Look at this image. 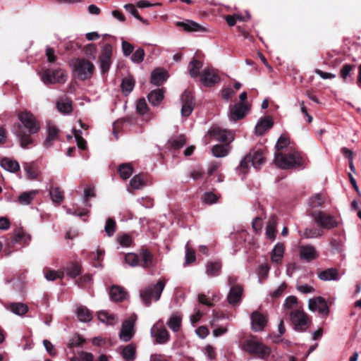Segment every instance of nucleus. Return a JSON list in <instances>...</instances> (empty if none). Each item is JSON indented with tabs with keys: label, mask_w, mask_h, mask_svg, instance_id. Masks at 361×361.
<instances>
[{
	"label": "nucleus",
	"mask_w": 361,
	"mask_h": 361,
	"mask_svg": "<svg viewBox=\"0 0 361 361\" xmlns=\"http://www.w3.org/2000/svg\"><path fill=\"white\" fill-rule=\"evenodd\" d=\"M135 319L130 317L125 320L122 324V327L119 334L120 339L123 341H129L134 335V325Z\"/></svg>",
	"instance_id": "obj_16"
},
{
	"label": "nucleus",
	"mask_w": 361,
	"mask_h": 361,
	"mask_svg": "<svg viewBox=\"0 0 361 361\" xmlns=\"http://www.w3.org/2000/svg\"><path fill=\"white\" fill-rule=\"evenodd\" d=\"M70 361H94V360L92 353L82 352L78 356L72 357Z\"/></svg>",
	"instance_id": "obj_58"
},
{
	"label": "nucleus",
	"mask_w": 361,
	"mask_h": 361,
	"mask_svg": "<svg viewBox=\"0 0 361 361\" xmlns=\"http://www.w3.org/2000/svg\"><path fill=\"white\" fill-rule=\"evenodd\" d=\"M1 166L5 170L10 172H16L20 169L19 164L17 161L8 158H4L1 161Z\"/></svg>",
	"instance_id": "obj_40"
},
{
	"label": "nucleus",
	"mask_w": 361,
	"mask_h": 361,
	"mask_svg": "<svg viewBox=\"0 0 361 361\" xmlns=\"http://www.w3.org/2000/svg\"><path fill=\"white\" fill-rule=\"evenodd\" d=\"M51 200L57 204H61L64 199L63 192L58 187H51L49 190Z\"/></svg>",
	"instance_id": "obj_43"
},
{
	"label": "nucleus",
	"mask_w": 361,
	"mask_h": 361,
	"mask_svg": "<svg viewBox=\"0 0 361 361\" xmlns=\"http://www.w3.org/2000/svg\"><path fill=\"white\" fill-rule=\"evenodd\" d=\"M284 250L285 247L283 243H276L271 252V262L273 263L281 262L284 255Z\"/></svg>",
	"instance_id": "obj_30"
},
{
	"label": "nucleus",
	"mask_w": 361,
	"mask_h": 361,
	"mask_svg": "<svg viewBox=\"0 0 361 361\" xmlns=\"http://www.w3.org/2000/svg\"><path fill=\"white\" fill-rule=\"evenodd\" d=\"M290 321L296 331L305 332L312 323L311 319L302 308H296L290 312Z\"/></svg>",
	"instance_id": "obj_5"
},
{
	"label": "nucleus",
	"mask_w": 361,
	"mask_h": 361,
	"mask_svg": "<svg viewBox=\"0 0 361 361\" xmlns=\"http://www.w3.org/2000/svg\"><path fill=\"white\" fill-rule=\"evenodd\" d=\"M298 305V299L295 296L290 295L286 298L283 307L285 310H293Z\"/></svg>",
	"instance_id": "obj_57"
},
{
	"label": "nucleus",
	"mask_w": 361,
	"mask_h": 361,
	"mask_svg": "<svg viewBox=\"0 0 361 361\" xmlns=\"http://www.w3.org/2000/svg\"><path fill=\"white\" fill-rule=\"evenodd\" d=\"M167 78V73L162 69H155L151 74V82L157 86H160Z\"/></svg>",
	"instance_id": "obj_28"
},
{
	"label": "nucleus",
	"mask_w": 361,
	"mask_h": 361,
	"mask_svg": "<svg viewBox=\"0 0 361 361\" xmlns=\"http://www.w3.org/2000/svg\"><path fill=\"white\" fill-rule=\"evenodd\" d=\"M287 288V284L286 283H282L280 286H279L276 290H274L272 293H270L272 298H277L281 296L284 292V290Z\"/></svg>",
	"instance_id": "obj_61"
},
{
	"label": "nucleus",
	"mask_w": 361,
	"mask_h": 361,
	"mask_svg": "<svg viewBox=\"0 0 361 361\" xmlns=\"http://www.w3.org/2000/svg\"><path fill=\"white\" fill-rule=\"evenodd\" d=\"M134 86L135 80L132 76H128L124 78L121 84L122 92L125 95L129 94L133 90Z\"/></svg>",
	"instance_id": "obj_34"
},
{
	"label": "nucleus",
	"mask_w": 361,
	"mask_h": 361,
	"mask_svg": "<svg viewBox=\"0 0 361 361\" xmlns=\"http://www.w3.org/2000/svg\"><path fill=\"white\" fill-rule=\"evenodd\" d=\"M202 63L201 61L197 59H193L188 64V71L190 75L193 78H196L197 76L200 75V71L202 68Z\"/></svg>",
	"instance_id": "obj_39"
},
{
	"label": "nucleus",
	"mask_w": 361,
	"mask_h": 361,
	"mask_svg": "<svg viewBox=\"0 0 361 361\" xmlns=\"http://www.w3.org/2000/svg\"><path fill=\"white\" fill-rule=\"evenodd\" d=\"M264 161V150L261 148H255L240 161V166L243 169H248L250 165L255 169H259Z\"/></svg>",
	"instance_id": "obj_8"
},
{
	"label": "nucleus",
	"mask_w": 361,
	"mask_h": 361,
	"mask_svg": "<svg viewBox=\"0 0 361 361\" xmlns=\"http://www.w3.org/2000/svg\"><path fill=\"white\" fill-rule=\"evenodd\" d=\"M23 168L29 179H34L37 176V171L34 164L25 163Z\"/></svg>",
	"instance_id": "obj_49"
},
{
	"label": "nucleus",
	"mask_w": 361,
	"mask_h": 361,
	"mask_svg": "<svg viewBox=\"0 0 361 361\" xmlns=\"http://www.w3.org/2000/svg\"><path fill=\"white\" fill-rule=\"evenodd\" d=\"M137 111L140 114H145L147 111V104L145 99L138 100L136 106Z\"/></svg>",
	"instance_id": "obj_62"
},
{
	"label": "nucleus",
	"mask_w": 361,
	"mask_h": 361,
	"mask_svg": "<svg viewBox=\"0 0 361 361\" xmlns=\"http://www.w3.org/2000/svg\"><path fill=\"white\" fill-rule=\"evenodd\" d=\"M201 81L205 86L212 87L220 81V78L216 69L208 67L202 71Z\"/></svg>",
	"instance_id": "obj_14"
},
{
	"label": "nucleus",
	"mask_w": 361,
	"mask_h": 361,
	"mask_svg": "<svg viewBox=\"0 0 361 361\" xmlns=\"http://www.w3.org/2000/svg\"><path fill=\"white\" fill-rule=\"evenodd\" d=\"M185 264H188L194 262L196 259L195 252L192 249H191L189 247L188 243H187L185 245Z\"/></svg>",
	"instance_id": "obj_56"
},
{
	"label": "nucleus",
	"mask_w": 361,
	"mask_h": 361,
	"mask_svg": "<svg viewBox=\"0 0 361 361\" xmlns=\"http://www.w3.org/2000/svg\"><path fill=\"white\" fill-rule=\"evenodd\" d=\"M308 308L311 312H317L322 317H327L329 314V307L326 300L321 296L310 299L308 301Z\"/></svg>",
	"instance_id": "obj_10"
},
{
	"label": "nucleus",
	"mask_w": 361,
	"mask_h": 361,
	"mask_svg": "<svg viewBox=\"0 0 361 361\" xmlns=\"http://www.w3.org/2000/svg\"><path fill=\"white\" fill-rule=\"evenodd\" d=\"M311 215L314 222L322 228L330 230L338 226L335 217L324 212L314 211Z\"/></svg>",
	"instance_id": "obj_9"
},
{
	"label": "nucleus",
	"mask_w": 361,
	"mask_h": 361,
	"mask_svg": "<svg viewBox=\"0 0 361 361\" xmlns=\"http://www.w3.org/2000/svg\"><path fill=\"white\" fill-rule=\"evenodd\" d=\"M151 336L154 338L158 344H164L169 340L167 329L159 322L156 323L151 328Z\"/></svg>",
	"instance_id": "obj_13"
},
{
	"label": "nucleus",
	"mask_w": 361,
	"mask_h": 361,
	"mask_svg": "<svg viewBox=\"0 0 361 361\" xmlns=\"http://www.w3.org/2000/svg\"><path fill=\"white\" fill-rule=\"evenodd\" d=\"M75 312L78 319L82 322H88L92 318L91 312L86 307L78 306Z\"/></svg>",
	"instance_id": "obj_32"
},
{
	"label": "nucleus",
	"mask_w": 361,
	"mask_h": 361,
	"mask_svg": "<svg viewBox=\"0 0 361 361\" xmlns=\"http://www.w3.org/2000/svg\"><path fill=\"white\" fill-rule=\"evenodd\" d=\"M252 329L255 331H262L267 325V319L262 313L255 311L251 314Z\"/></svg>",
	"instance_id": "obj_19"
},
{
	"label": "nucleus",
	"mask_w": 361,
	"mask_h": 361,
	"mask_svg": "<svg viewBox=\"0 0 361 361\" xmlns=\"http://www.w3.org/2000/svg\"><path fill=\"white\" fill-rule=\"evenodd\" d=\"M95 196L94 189L90 186L85 188L83 196V204L85 207H91V204L89 202V199Z\"/></svg>",
	"instance_id": "obj_50"
},
{
	"label": "nucleus",
	"mask_w": 361,
	"mask_h": 361,
	"mask_svg": "<svg viewBox=\"0 0 361 361\" xmlns=\"http://www.w3.org/2000/svg\"><path fill=\"white\" fill-rule=\"evenodd\" d=\"M118 171L120 174V176L123 179L126 180L129 178L133 171V166L129 163L122 164L119 166L118 169Z\"/></svg>",
	"instance_id": "obj_45"
},
{
	"label": "nucleus",
	"mask_w": 361,
	"mask_h": 361,
	"mask_svg": "<svg viewBox=\"0 0 361 361\" xmlns=\"http://www.w3.org/2000/svg\"><path fill=\"white\" fill-rule=\"evenodd\" d=\"M276 219L275 216H271L268 221L266 228V236L267 238L274 240L276 238Z\"/></svg>",
	"instance_id": "obj_36"
},
{
	"label": "nucleus",
	"mask_w": 361,
	"mask_h": 361,
	"mask_svg": "<svg viewBox=\"0 0 361 361\" xmlns=\"http://www.w3.org/2000/svg\"><path fill=\"white\" fill-rule=\"evenodd\" d=\"M299 255L300 259L311 262L318 258L319 252L314 245H302L299 246Z\"/></svg>",
	"instance_id": "obj_15"
},
{
	"label": "nucleus",
	"mask_w": 361,
	"mask_h": 361,
	"mask_svg": "<svg viewBox=\"0 0 361 361\" xmlns=\"http://www.w3.org/2000/svg\"><path fill=\"white\" fill-rule=\"evenodd\" d=\"M354 68L353 65L350 64H344L341 71H340V76L344 80L347 81L348 78H350V72L353 71Z\"/></svg>",
	"instance_id": "obj_53"
},
{
	"label": "nucleus",
	"mask_w": 361,
	"mask_h": 361,
	"mask_svg": "<svg viewBox=\"0 0 361 361\" xmlns=\"http://www.w3.org/2000/svg\"><path fill=\"white\" fill-rule=\"evenodd\" d=\"M104 231L106 233L107 235L111 237L112 236L116 231V222L114 219L112 218H109L106 222V225L104 227Z\"/></svg>",
	"instance_id": "obj_55"
},
{
	"label": "nucleus",
	"mask_w": 361,
	"mask_h": 361,
	"mask_svg": "<svg viewBox=\"0 0 361 361\" xmlns=\"http://www.w3.org/2000/svg\"><path fill=\"white\" fill-rule=\"evenodd\" d=\"M144 56H145L144 49L142 48H139L133 54V55L131 56V60L134 63H140L143 61Z\"/></svg>",
	"instance_id": "obj_59"
},
{
	"label": "nucleus",
	"mask_w": 361,
	"mask_h": 361,
	"mask_svg": "<svg viewBox=\"0 0 361 361\" xmlns=\"http://www.w3.org/2000/svg\"><path fill=\"white\" fill-rule=\"evenodd\" d=\"M272 126L273 121L270 117L267 116L262 118L258 121L255 126V133L258 135H262Z\"/></svg>",
	"instance_id": "obj_23"
},
{
	"label": "nucleus",
	"mask_w": 361,
	"mask_h": 361,
	"mask_svg": "<svg viewBox=\"0 0 361 361\" xmlns=\"http://www.w3.org/2000/svg\"><path fill=\"white\" fill-rule=\"evenodd\" d=\"M118 241L123 247H128L132 243V238L129 235L125 234L118 238Z\"/></svg>",
	"instance_id": "obj_64"
},
{
	"label": "nucleus",
	"mask_w": 361,
	"mask_h": 361,
	"mask_svg": "<svg viewBox=\"0 0 361 361\" xmlns=\"http://www.w3.org/2000/svg\"><path fill=\"white\" fill-rule=\"evenodd\" d=\"M125 261L130 267H137L140 265L139 254L136 255L135 253H128L125 256Z\"/></svg>",
	"instance_id": "obj_51"
},
{
	"label": "nucleus",
	"mask_w": 361,
	"mask_h": 361,
	"mask_svg": "<svg viewBox=\"0 0 361 361\" xmlns=\"http://www.w3.org/2000/svg\"><path fill=\"white\" fill-rule=\"evenodd\" d=\"M44 275L47 281H53L57 279H62L64 276V273L63 271L47 269L44 271Z\"/></svg>",
	"instance_id": "obj_47"
},
{
	"label": "nucleus",
	"mask_w": 361,
	"mask_h": 361,
	"mask_svg": "<svg viewBox=\"0 0 361 361\" xmlns=\"http://www.w3.org/2000/svg\"><path fill=\"white\" fill-rule=\"evenodd\" d=\"M209 133L220 142H230L233 140V135L231 131L222 129L218 126L212 127L209 130Z\"/></svg>",
	"instance_id": "obj_18"
},
{
	"label": "nucleus",
	"mask_w": 361,
	"mask_h": 361,
	"mask_svg": "<svg viewBox=\"0 0 361 361\" xmlns=\"http://www.w3.org/2000/svg\"><path fill=\"white\" fill-rule=\"evenodd\" d=\"M274 162L278 167L283 169H290L296 166H300L302 164L300 155L295 151L288 154L276 153Z\"/></svg>",
	"instance_id": "obj_4"
},
{
	"label": "nucleus",
	"mask_w": 361,
	"mask_h": 361,
	"mask_svg": "<svg viewBox=\"0 0 361 361\" xmlns=\"http://www.w3.org/2000/svg\"><path fill=\"white\" fill-rule=\"evenodd\" d=\"M324 202V197L319 193H317L312 196L309 200V204L312 207H318L322 205V204Z\"/></svg>",
	"instance_id": "obj_52"
},
{
	"label": "nucleus",
	"mask_w": 361,
	"mask_h": 361,
	"mask_svg": "<svg viewBox=\"0 0 361 361\" xmlns=\"http://www.w3.org/2000/svg\"><path fill=\"white\" fill-rule=\"evenodd\" d=\"M71 66L75 78L80 80L91 78L94 71V65L85 59H75L71 61Z\"/></svg>",
	"instance_id": "obj_3"
},
{
	"label": "nucleus",
	"mask_w": 361,
	"mask_h": 361,
	"mask_svg": "<svg viewBox=\"0 0 361 361\" xmlns=\"http://www.w3.org/2000/svg\"><path fill=\"white\" fill-rule=\"evenodd\" d=\"M324 232L322 229L317 228H306L303 233V237L305 238H315L322 236Z\"/></svg>",
	"instance_id": "obj_46"
},
{
	"label": "nucleus",
	"mask_w": 361,
	"mask_h": 361,
	"mask_svg": "<svg viewBox=\"0 0 361 361\" xmlns=\"http://www.w3.org/2000/svg\"><path fill=\"white\" fill-rule=\"evenodd\" d=\"M182 104L181 115L183 116H189L195 107L194 97L191 92L185 90L180 96Z\"/></svg>",
	"instance_id": "obj_12"
},
{
	"label": "nucleus",
	"mask_w": 361,
	"mask_h": 361,
	"mask_svg": "<svg viewBox=\"0 0 361 361\" xmlns=\"http://www.w3.org/2000/svg\"><path fill=\"white\" fill-rule=\"evenodd\" d=\"M97 49L94 44H88L83 48V51L88 57L95 59Z\"/></svg>",
	"instance_id": "obj_54"
},
{
	"label": "nucleus",
	"mask_w": 361,
	"mask_h": 361,
	"mask_svg": "<svg viewBox=\"0 0 361 361\" xmlns=\"http://www.w3.org/2000/svg\"><path fill=\"white\" fill-rule=\"evenodd\" d=\"M136 348L133 344L126 345L122 350V356L126 361H133L135 358Z\"/></svg>",
	"instance_id": "obj_44"
},
{
	"label": "nucleus",
	"mask_w": 361,
	"mask_h": 361,
	"mask_svg": "<svg viewBox=\"0 0 361 361\" xmlns=\"http://www.w3.org/2000/svg\"><path fill=\"white\" fill-rule=\"evenodd\" d=\"M66 79L67 75L61 68L56 69L51 72L46 71L41 76V80L45 85L64 83Z\"/></svg>",
	"instance_id": "obj_11"
},
{
	"label": "nucleus",
	"mask_w": 361,
	"mask_h": 361,
	"mask_svg": "<svg viewBox=\"0 0 361 361\" xmlns=\"http://www.w3.org/2000/svg\"><path fill=\"white\" fill-rule=\"evenodd\" d=\"M185 138L183 135H180L172 140L171 145L175 149L182 147L185 144Z\"/></svg>",
	"instance_id": "obj_63"
},
{
	"label": "nucleus",
	"mask_w": 361,
	"mask_h": 361,
	"mask_svg": "<svg viewBox=\"0 0 361 361\" xmlns=\"http://www.w3.org/2000/svg\"><path fill=\"white\" fill-rule=\"evenodd\" d=\"M98 319L103 323L110 325H114L118 322V318L116 315L111 314L106 311H100L98 313Z\"/></svg>",
	"instance_id": "obj_35"
},
{
	"label": "nucleus",
	"mask_w": 361,
	"mask_h": 361,
	"mask_svg": "<svg viewBox=\"0 0 361 361\" xmlns=\"http://www.w3.org/2000/svg\"><path fill=\"white\" fill-rule=\"evenodd\" d=\"M149 102L153 106H157L164 99V92L161 90H156L152 91L148 94Z\"/></svg>",
	"instance_id": "obj_38"
},
{
	"label": "nucleus",
	"mask_w": 361,
	"mask_h": 361,
	"mask_svg": "<svg viewBox=\"0 0 361 361\" xmlns=\"http://www.w3.org/2000/svg\"><path fill=\"white\" fill-rule=\"evenodd\" d=\"M37 193V190L23 192L18 196V202L23 205H28L32 202Z\"/></svg>",
	"instance_id": "obj_37"
},
{
	"label": "nucleus",
	"mask_w": 361,
	"mask_h": 361,
	"mask_svg": "<svg viewBox=\"0 0 361 361\" xmlns=\"http://www.w3.org/2000/svg\"><path fill=\"white\" fill-rule=\"evenodd\" d=\"M166 283L163 280H159L156 284L146 287L140 291V296L147 306L151 305L152 300L158 301L165 288Z\"/></svg>",
	"instance_id": "obj_6"
},
{
	"label": "nucleus",
	"mask_w": 361,
	"mask_h": 361,
	"mask_svg": "<svg viewBox=\"0 0 361 361\" xmlns=\"http://www.w3.org/2000/svg\"><path fill=\"white\" fill-rule=\"evenodd\" d=\"M123 55L126 56H130L133 51L134 47L126 41H123L121 44Z\"/></svg>",
	"instance_id": "obj_60"
},
{
	"label": "nucleus",
	"mask_w": 361,
	"mask_h": 361,
	"mask_svg": "<svg viewBox=\"0 0 361 361\" xmlns=\"http://www.w3.org/2000/svg\"><path fill=\"white\" fill-rule=\"evenodd\" d=\"M4 307L12 313L20 317L25 314L29 310L28 306L23 302H10L6 304Z\"/></svg>",
	"instance_id": "obj_21"
},
{
	"label": "nucleus",
	"mask_w": 361,
	"mask_h": 361,
	"mask_svg": "<svg viewBox=\"0 0 361 361\" xmlns=\"http://www.w3.org/2000/svg\"><path fill=\"white\" fill-rule=\"evenodd\" d=\"M130 186L135 190H139L145 185V180L141 175L134 176L130 181Z\"/></svg>",
	"instance_id": "obj_48"
},
{
	"label": "nucleus",
	"mask_w": 361,
	"mask_h": 361,
	"mask_svg": "<svg viewBox=\"0 0 361 361\" xmlns=\"http://www.w3.org/2000/svg\"><path fill=\"white\" fill-rule=\"evenodd\" d=\"M182 318L178 314H173L167 322L168 326L173 331H178L181 325Z\"/></svg>",
	"instance_id": "obj_42"
},
{
	"label": "nucleus",
	"mask_w": 361,
	"mask_h": 361,
	"mask_svg": "<svg viewBox=\"0 0 361 361\" xmlns=\"http://www.w3.org/2000/svg\"><path fill=\"white\" fill-rule=\"evenodd\" d=\"M221 264L219 262H209L206 264V274L211 277L220 274Z\"/></svg>",
	"instance_id": "obj_31"
},
{
	"label": "nucleus",
	"mask_w": 361,
	"mask_h": 361,
	"mask_svg": "<svg viewBox=\"0 0 361 361\" xmlns=\"http://www.w3.org/2000/svg\"><path fill=\"white\" fill-rule=\"evenodd\" d=\"M140 265L143 268H149L153 264V255L147 249H142L139 252Z\"/></svg>",
	"instance_id": "obj_24"
},
{
	"label": "nucleus",
	"mask_w": 361,
	"mask_h": 361,
	"mask_svg": "<svg viewBox=\"0 0 361 361\" xmlns=\"http://www.w3.org/2000/svg\"><path fill=\"white\" fill-rule=\"evenodd\" d=\"M66 272L70 278H76L81 274V266L77 262H71L66 267Z\"/></svg>",
	"instance_id": "obj_41"
},
{
	"label": "nucleus",
	"mask_w": 361,
	"mask_h": 361,
	"mask_svg": "<svg viewBox=\"0 0 361 361\" xmlns=\"http://www.w3.org/2000/svg\"><path fill=\"white\" fill-rule=\"evenodd\" d=\"M247 111L248 107L245 104L236 103L230 107L228 115L229 120L235 122L243 118Z\"/></svg>",
	"instance_id": "obj_17"
},
{
	"label": "nucleus",
	"mask_w": 361,
	"mask_h": 361,
	"mask_svg": "<svg viewBox=\"0 0 361 361\" xmlns=\"http://www.w3.org/2000/svg\"><path fill=\"white\" fill-rule=\"evenodd\" d=\"M240 349L252 355L265 360L271 354V348L260 342L256 336H251L240 343Z\"/></svg>",
	"instance_id": "obj_2"
},
{
	"label": "nucleus",
	"mask_w": 361,
	"mask_h": 361,
	"mask_svg": "<svg viewBox=\"0 0 361 361\" xmlns=\"http://www.w3.org/2000/svg\"><path fill=\"white\" fill-rule=\"evenodd\" d=\"M176 25L187 32H204L206 30L201 25L191 20L177 22Z\"/></svg>",
	"instance_id": "obj_22"
},
{
	"label": "nucleus",
	"mask_w": 361,
	"mask_h": 361,
	"mask_svg": "<svg viewBox=\"0 0 361 361\" xmlns=\"http://www.w3.org/2000/svg\"><path fill=\"white\" fill-rule=\"evenodd\" d=\"M243 293L242 286H235L230 288L227 295V300L232 306H237L240 304Z\"/></svg>",
	"instance_id": "obj_20"
},
{
	"label": "nucleus",
	"mask_w": 361,
	"mask_h": 361,
	"mask_svg": "<svg viewBox=\"0 0 361 361\" xmlns=\"http://www.w3.org/2000/svg\"><path fill=\"white\" fill-rule=\"evenodd\" d=\"M18 118L24 128L27 129L29 132V133H26L21 125H18V129L14 131V134L20 142V146L25 149L33 142L30 135L37 133L40 130V125L35 116L28 111L19 112Z\"/></svg>",
	"instance_id": "obj_1"
},
{
	"label": "nucleus",
	"mask_w": 361,
	"mask_h": 361,
	"mask_svg": "<svg viewBox=\"0 0 361 361\" xmlns=\"http://www.w3.org/2000/svg\"><path fill=\"white\" fill-rule=\"evenodd\" d=\"M59 129L52 124L49 123L47 126V137L44 142L46 147H49L52 145V142L58 139Z\"/></svg>",
	"instance_id": "obj_26"
},
{
	"label": "nucleus",
	"mask_w": 361,
	"mask_h": 361,
	"mask_svg": "<svg viewBox=\"0 0 361 361\" xmlns=\"http://www.w3.org/2000/svg\"><path fill=\"white\" fill-rule=\"evenodd\" d=\"M112 57V46L109 43L103 44L98 58L99 67L102 75L109 73L113 62Z\"/></svg>",
	"instance_id": "obj_7"
},
{
	"label": "nucleus",
	"mask_w": 361,
	"mask_h": 361,
	"mask_svg": "<svg viewBox=\"0 0 361 361\" xmlns=\"http://www.w3.org/2000/svg\"><path fill=\"white\" fill-rule=\"evenodd\" d=\"M126 293L124 289L120 286H113L109 291V295L111 300L115 302L123 301L126 298Z\"/></svg>",
	"instance_id": "obj_29"
},
{
	"label": "nucleus",
	"mask_w": 361,
	"mask_h": 361,
	"mask_svg": "<svg viewBox=\"0 0 361 361\" xmlns=\"http://www.w3.org/2000/svg\"><path fill=\"white\" fill-rule=\"evenodd\" d=\"M29 240L30 236L28 235L23 231H18L12 237L11 242L8 243V246H14L16 244L23 246L28 243Z\"/></svg>",
	"instance_id": "obj_27"
},
{
	"label": "nucleus",
	"mask_w": 361,
	"mask_h": 361,
	"mask_svg": "<svg viewBox=\"0 0 361 361\" xmlns=\"http://www.w3.org/2000/svg\"><path fill=\"white\" fill-rule=\"evenodd\" d=\"M229 151L230 146L228 144L216 145L212 149L213 155L219 158L226 157V155H228Z\"/></svg>",
	"instance_id": "obj_33"
},
{
	"label": "nucleus",
	"mask_w": 361,
	"mask_h": 361,
	"mask_svg": "<svg viewBox=\"0 0 361 361\" xmlns=\"http://www.w3.org/2000/svg\"><path fill=\"white\" fill-rule=\"evenodd\" d=\"M318 278L324 281H338L339 279L338 271L335 268H329L323 271H319Z\"/></svg>",
	"instance_id": "obj_25"
}]
</instances>
